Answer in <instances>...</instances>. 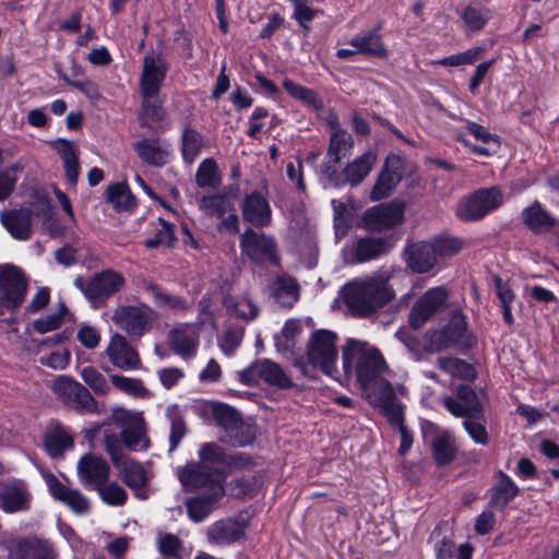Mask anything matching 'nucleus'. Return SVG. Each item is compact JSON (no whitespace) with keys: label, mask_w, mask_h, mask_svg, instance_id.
<instances>
[{"label":"nucleus","mask_w":559,"mask_h":559,"mask_svg":"<svg viewBox=\"0 0 559 559\" xmlns=\"http://www.w3.org/2000/svg\"><path fill=\"white\" fill-rule=\"evenodd\" d=\"M158 550L169 557H179L182 550L181 540L174 534H164L158 537Z\"/></svg>","instance_id":"774afa93"},{"label":"nucleus","mask_w":559,"mask_h":559,"mask_svg":"<svg viewBox=\"0 0 559 559\" xmlns=\"http://www.w3.org/2000/svg\"><path fill=\"white\" fill-rule=\"evenodd\" d=\"M169 346L174 353L189 359L194 357L199 347V328L194 324H182L168 334Z\"/></svg>","instance_id":"b1692460"},{"label":"nucleus","mask_w":559,"mask_h":559,"mask_svg":"<svg viewBox=\"0 0 559 559\" xmlns=\"http://www.w3.org/2000/svg\"><path fill=\"white\" fill-rule=\"evenodd\" d=\"M484 52L480 47H473L466 51L449 56L438 61V64L444 67H459L463 64H473L477 61Z\"/></svg>","instance_id":"e2e57ef3"},{"label":"nucleus","mask_w":559,"mask_h":559,"mask_svg":"<svg viewBox=\"0 0 559 559\" xmlns=\"http://www.w3.org/2000/svg\"><path fill=\"white\" fill-rule=\"evenodd\" d=\"M76 472L83 486L96 489L103 483L108 481L110 467L104 459L85 454L79 460Z\"/></svg>","instance_id":"5701e85b"},{"label":"nucleus","mask_w":559,"mask_h":559,"mask_svg":"<svg viewBox=\"0 0 559 559\" xmlns=\"http://www.w3.org/2000/svg\"><path fill=\"white\" fill-rule=\"evenodd\" d=\"M213 417L226 433L229 430H235L242 420L237 411L226 404H215L213 406Z\"/></svg>","instance_id":"603ef678"},{"label":"nucleus","mask_w":559,"mask_h":559,"mask_svg":"<svg viewBox=\"0 0 559 559\" xmlns=\"http://www.w3.org/2000/svg\"><path fill=\"white\" fill-rule=\"evenodd\" d=\"M166 416L171 424L169 442L170 451L175 450L180 443L181 439L186 435V426L180 415L179 407L177 405L168 406L166 409Z\"/></svg>","instance_id":"6e6d98bb"},{"label":"nucleus","mask_w":559,"mask_h":559,"mask_svg":"<svg viewBox=\"0 0 559 559\" xmlns=\"http://www.w3.org/2000/svg\"><path fill=\"white\" fill-rule=\"evenodd\" d=\"M181 152L183 159L191 164L201 153L203 136L194 129H186L182 133Z\"/></svg>","instance_id":"de8ad7c7"},{"label":"nucleus","mask_w":559,"mask_h":559,"mask_svg":"<svg viewBox=\"0 0 559 559\" xmlns=\"http://www.w3.org/2000/svg\"><path fill=\"white\" fill-rule=\"evenodd\" d=\"M225 306L228 311L245 321L254 320L259 314V307L247 297H228Z\"/></svg>","instance_id":"c03bdc74"},{"label":"nucleus","mask_w":559,"mask_h":559,"mask_svg":"<svg viewBox=\"0 0 559 559\" xmlns=\"http://www.w3.org/2000/svg\"><path fill=\"white\" fill-rule=\"evenodd\" d=\"M389 276L379 274L352 281V314L367 317L394 299Z\"/></svg>","instance_id":"7ed1b4c3"},{"label":"nucleus","mask_w":559,"mask_h":559,"mask_svg":"<svg viewBox=\"0 0 559 559\" xmlns=\"http://www.w3.org/2000/svg\"><path fill=\"white\" fill-rule=\"evenodd\" d=\"M240 377L247 384H259L264 382L269 385L283 390L292 389L294 386L293 379L278 364L270 359H260L252 362L240 372Z\"/></svg>","instance_id":"0eeeda50"},{"label":"nucleus","mask_w":559,"mask_h":559,"mask_svg":"<svg viewBox=\"0 0 559 559\" xmlns=\"http://www.w3.org/2000/svg\"><path fill=\"white\" fill-rule=\"evenodd\" d=\"M45 449L52 459L61 457L74 444L72 433L63 426L56 424L49 427L44 438Z\"/></svg>","instance_id":"72a5a7b5"},{"label":"nucleus","mask_w":559,"mask_h":559,"mask_svg":"<svg viewBox=\"0 0 559 559\" xmlns=\"http://www.w3.org/2000/svg\"><path fill=\"white\" fill-rule=\"evenodd\" d=\"M105 354L110 362L120 370H135L141 366L139 353L130 342L119 333H114L110 336Z\"/></svg>","instance_id":"412c9836"},{"label":"nucleus","mask_w":559,"mask_h":559,"mask_svg":"<svg viewBox=\"0 0 559 559\" xmlns=\"http://www.w3.org/2000/svg\"><path fill=\"white\" fill-rule=\"evenodd\" d=\"M442 405L455 417L479 418L483 415V406L477 394L466 384L457 386L456 399L444 396Z\"/></svg>","instance_id":"aec40b11"},{"label":"nucleus","mask_w":559,"mask_h":559,"mask_svg":"<svg viewBox=\"0 0 559 559\" xmlns=\"http://www.w3.org/2000/svg\"><path fill=\"white\" fill-rule=\"evenodd\" d=\"M402 174L401 158L396 155L388 156L370 192V200L380 201L390 197L400 183Z\"/></svg>","instance_id":"4be33fe9"},{"label":"nucleus","mask_w":559,"mask_h":559,"mask_svg":"<svg viewBox=\"0 0 559 559\" xmlns=\"http://www.w3.org/2000/svg\"><path fill=\"white\" fill-rule=\"evenodd\" d=\"M404 261L413 272L427 273L436 265L433 248L430 242H407L403 253Z\"/></svg>","instance_id":"393cba45"},{"label":"nucleus","mask_w":559,"mask_h":559,"mask_svg":"<svg viewBox=\"0 0 559 559\" xmlns=\"http://www.w3.org/2000/svg\"><path fill=\"white\" fill-rule=\"evenodd\" d=\"M405 205L393 200L367 209L361 216V226L370 231H383L401 225L404 221Z\"/></svg>","instance_id":"1a4fd4ad"},{"label":"nucleus","mask_w":559,"mask_h":559,"mask_svg":"<svg viewBox=\"0 0 559 559\" xmlns=\"http://www.w3.org/2000/svg\"><path fill=\"white\" fill-rule=\"evenodd\" d=\"M242 252L257 263L274 262L278 260L274 239L264 233L247 229L240 238Z\"/></svg>","instance_id":"a211bd4d"},{"label":"nucleus","mask_w":559,"mask_h":559,"mask_svg":"<svg viewBox=\"0 0 559 559\" xmlns=\"http://www.w3.org/2000/svg\"><path fill=\"white\" fill-rule=\"evenodd\" d=\"M44 479L51 497L63 503L76 515H85L91 510V502L83 492L61 483L53 474L44 475Z\"/></svg>","instance_id":"6ab92c4d"},{"label":"nucleus","mask_w":559,"mask_h":559,"mask_svg":"<svg viewBox=\"0 0 559 559\" xmlns=\"http://www.w3.org/2000/svg\"><path fill=\"white\" fill-rule=\"evenodd\" d=\"M115 467L118 469L122 481L131 489H141L148 481L144 467L136 461L126 457Z\"/></svg>","instance_id":"a19ab883"},{"label":"nucleus","mask_w":559,"mask_h":559,"mask_svg":"<svg viewBox=\"0 0 559 559\" xmlns=\"http://www.w3.org/2000/svg\"><path fill=\"white\" fill-rule=\"evenodd\" d=\"M273 298L284 307H292L299 298L296 281L289 276H276L270 285Z\"/></svg>","instance_id":"ea45409f"},{"label":"nucleus","mask_w":559,"mask_h":559,"mask_svg":"<svg viewBox=\"0 0 559 559\" xmlns=\"http://www.w3.org/2000/svg\"><path fill=\"white\" fill-rule=\"evenodd\" d=\"M168 68L169 66L160 52H147L143 58L140 75V95L158 96Z\"/></svg>","instance_id":"4468645a"},{"label":"nucleus","mask_w":559,"mask_h":559,"mask_svg":"<svg viewBox=\"0 0 559 559\" xmlns=\"http://www.w3.org/2000/svg\"><path fill=\"white\" fill-rule=\"evenodd\" d=\"M9 559H57L53 544L36 535L9 539L5 544Z\"/></svg>","instance_id":"9b49d317"},{"label":"nucleus","mask_w":559,"mask_h":559,"mask_svg":"<svg viewBox=\"0 0 559 559\" xmlns=\"http://www.w3.org/2000/svg\"><path fill=\"white\" fill-rule=\"evenodd\" d=\"M102 443L114 466L120 464V462L127 457L123 453V443L121 438L119 439L117 433L114 431L108 429L104 430Z\"/></svg>","instance_id":"bf43d9fd"},{"label":"nucleus","mask_w":559,"mask_h":559,"mask_svg":"<svg viewBox=\"0 0 559 559\" xmlns=\"http://www.w3.org/2000/svg\"><path fill=\"white\" fill-rule=\"evenodd\" d=\"M334 210V229L336 239L344 238L349 230L348 211L343 202L332 200Z\"/></svg>","instance_id":"0e129e2a"},{"label":"nucleus","mask_w":559,"mask_h":559,"mask_svg":"<svg viewBox=\"0 0 559 559\" xmlns=\"http://www.w3.org/2000/svg\"><path fill=\"white\" fill-rule=\"evenodd\" d=\"M456 449L453 437L450 432L443 431L432 440V455L439 465H445L455 457Z\"/></svg>","instance_id":"79ce46f5"},{"label":"nucleus","mask_w":559,"mask_h":559,"mask_svg":"<svg viewBox=\"0 0 559 559\" xmlns=\"http://www.w3.org/2000/svg\"><path fill=\"white\" fill-rule=\"evenodd\" d=\"M177 476L185 488H206L209 492L215 491L216 485H222L224 477L219 469L204 466L202 463L189 462L177 468Z\"/></svg>","instance_id":"2eb2a0df"},{"label":"nucleus","mask_w":559,"mask_h":559,"mask_svg":"<svg viewBox=\"0 0 559 559\" xmlns=\"http://www.w3.org/2000/svg\"><path fill=\"white\" fill-rule=\"evenodd\" d=\"M355 359L357 382L362 396L374 407L382 408L396 401V394L407 395L402 384L393 386L385 377L390 368L381 352L367 342L352 338V360Z\"/></svg>","instance_id":"f257e3e1"},{"label":"nucleus","mask_w":559,"mask_h":559,"mask_svg":"<svg viewBox=\"0 0 559 559\" xmlns=\"http://www.w3.org/2000/svg\"><path fill=\"white\" fill-rule=\"evenodd\" d=\"M112 322L129 336L141 337L152 325V309L146 305L119 306L112 317Z\"/></svg>","instance_id":"f8f14e48"},{"label":"nucleus","mask_w":559,"mask_h":559,"mask_svg":"<svg viewBox=\"0 0 559 559\" xmlns=\"http://www.w3.org/2000/svg\"><path fill=\"white\" fill-rule=\"evenodd\" d=\"M224 495V486L216 485L215 491L189 499L186 503L189 518L195 523L204 521Z\"/></svg>","instance_id":"473e14b6"},{"label":"nucleus","mask_w":559,"mask_h":559,"mask_svg":"<svg viewBox=\"0 0 559 559\" xmlns=\"http://www.w3.org/2000/svg\"><path fill=\"white\" fill-rule=\"evenodd\" d=\"M523 224L534 234L548 233L555 225V217L538 202L534 201L521 212Z\"/></svg>","instance_id":"c85d7f7f"},{"label":"nucleus","mask_w":559,"mask_h":559,"mask_svg":"<svg viewBox=\"0 0 559 559\" xmlns=\"http://www.w3.org/2000/svg\"><path fill=\"white\" fill-rule=\"evenodd\" d=\"M59 76L66 83L78 88L88 97H93L97 94L96 85L84 76L79 67L73 68L71 76H68L66 73H60Z\"/></svg>","instance_id":"052dcab7"},{"label":"nucleus","mask_w":559,"mask_h":559,"mask_svg":"<svg viewBox=\"0 0 559 559\" xmlns=\"http://www.w3.org/2000/svg\"><path fill=\"white\" fill-rule=\"evenodd\" d=\"M337 336L329 330L314 331L307 345V359L298 357L294 361L301 374L313 378L311 367L319 368L325 374L335 378V364L338 357L336 348Z\"/></svg>","instance_id":"f03ea898"},{"label":"nucleus","mask_w":559,"mask_h":559,"mask_svg":"<svg viewBox=\"0 0 559 559\" xmlns=\"http://www.w3.org/2000/svg\"><path fill=\"white\" fill-rule=\"evenodd\" d=\"M142 287L144 292L150 294L155 307L164 312L180 313L189 308L185 297L168 294L152 282H144Z\"/></svg>","instance_id":"c756f323"},{"label":"nucleus","mask_w":559,"mask_h":559,"mask_svg":"<svg viewBox=\"0 0 559 559\" xmlns=\"http://www.w3.org/2000/svg\"><path fill=\"white\" fill-rule=\"evenodd\" d=\"M283 86L292 97L304 102L311 108L319 110L322 107V102L312 90L304 87L288 79L283 82Z\"/></svg>","instance_id":"864d4df0"},{"label":"nucleus","mask_w":559,"mask_h":559,"mask_svg":"<svg viewBox=\"0 0 559 559\" xmlns=\"http://www.w3.org/2000/svg\"><path fill=\"white\" fill-rule=\"evenodd\" d=\"M124 284L123 275L110 269L95 274L88 281L75 280V286L92 301L109 298L119 292Z\"/></svg>","instance_id":"9d476101"},{"label":"nucleus","mask_w":559,"mask_h":559,"mask_svg":"<svg viewBox=\"0 0 559 559\" xmlns=\"http://www.w3.org/2000/svg\"><path fill=\"white\" fill-rule=\"evenodd\" d=\"M31 496L20 485H5L0 489V509L5 513H15L29 509Z\"/></svg>","instance_id":"c9c22d12"},{"label":"nucleus","mask_w":559,"mask_h":559,"mask_svg":"<svg viewBox=\"0 0 559 559\" xmlns=\"http://www.w3.org/2000/svg\"><path fill=\"white\" fill-rule=\"evenodd\" d=\"M449 297L444 287L428 289L412 307L408 314L409 325L420 329L432 316L440 311Z\"/></svg>","instance_id":"f3484780"},{"label":"nucleus","mask_w":559,"mask_h":559,"mask_svg":"<svg viewBox=\"0 0 559 559\" xmlns=\"http://www.w3.org/2000/svg\"><path fill=\"white\" fill-rule=\"evenodd\" d=\"M394 246L392 237H366L357 242L356 260L365 262L378 258L391 250Z\"/></svg>","instance_id":"4c0bfd02"},{"label":"nucleus","mask_w":559,"mask_h":559,"mask_svg":"<svg viewBox=\"0 0 559 559\" xmlns=\"http://www.w3.org/2000/svg\"><path fill=\"white\" fill-rule=\"evenodd\" d=\"M95 490L104 503L112 507L123 506L128 498L126 489L117 481L103 483Z\"/></svg>","instance_id":"49530a36"},{"label":"nucleus","mask_w":559,"mask_h":559,"mask_svg":"<svg viewBox=\"0 0 559 559\" xmlns=\"http://www.w3.org/2000/svg\"><path fill=\"white\" fill-rule=\"evenodd\" d=\"M160 228L157 229L153 238L146 239L144 245L148 249L157 248L158 246L171 247L176 241L174 226L163 218H159Z\"/></svg>","instance_id":"680f3d73"},{"label":"nucleus","mask_w":559,"mask_h":559,"mask_svg":"<svg viewBox=\"0 0 559 559\" xmlns=\"http://www.w3.org/2000/svg\"><path fill=\"white\" fill-rule=\"evenodd\" d=\"M433 248V255L437 260L438 257H450L457 253L462 249V242L455 238H440L430 242Z\"/></svg>","instance_id":"338daca9"},{"label":"nucleus","mask_w":559,"mask_h":559,"mask_svg":"<svg viewBox=\"0 0 559 559\" xmlns=\"http://www.w3.org/2000/svg\"><path fill=\"white\" fill-rule=\"evenodd\" d=\"M227 456L223 448L213 442L203 444L199 450L200 463L211 468L217 467L222 474H224V468H226Z\"/></svg>","instance_id":"37998d69"},{"label":"nucleus","mask_w":559,"mask_h":559,"mask_svg":"<svg viewBox=\"0 0 559 559\" xmlns=\"http://www.w3.org/2000/svg\"><path fill=\"white\" fill-rule=\"evenodd\" d=\"M114 418L121 428L120 438L124 448L134 452L146 451L150 448L142 415L121 409L114 413Z\"/></svg>","instance_id":"6e6552de"},{"label":"nucleus","mask_w":559,"mask_h":559,"mask_svg":"<svg viewBox=\"0 0 559 559\" xmlns=\"http://www.w3.org/2000/svg\"><path fill=\"white\" fill-rule=\"evenodd\" d=\"M490 491L489 506L503 510L516 497L519 487L510 476L499 471L496 473V480Z\"/></svg>","instance_id":"2f4dec72"},{"label":"nucleus","mask_w":559,"mask_h":559,"mask_svg":"<svg viewBox=\"0 0 559 559\" xmlns=\"http://www.w3.org/2000/svg\"><path fill=\"white\" fill-rule=\"evenodd\" d=\"M166 111L163 102L158 96L141 95V109L138 115L139 123L142 128L155 131L157 124L165 119Z\"/></svg>","instance_id":"e433bc0d"},{"label":"nucleus","mask_w":559,"mask_h":559,"mask_svg":"<svg viewBox=\"0 0 559 559\" xmlns=\"http://www.w3.org/2000/svg\"><path fill=\"white\" fill-rule=\"evenodd\" d=\"M376 160V153L367 151L352 162V186L360 183L368 176Z\"/></svg>","instance_id":"4d7b16f0"},{"label":"nucleus","mask_w":559,"mask_h":559,"mask_svg":"<svg viewBox=\"0 0 559 559\" xmlns=\"http://www.w3.org/2000/svg\"><path fill=\"white\" fill-rule=\"evenodd\" d=\"M133 148L142 162L156 167L164 166L170 155L168 145L163 144L158 139L144 138L134 143Z\"/></svg>","instance_id":"7c9ffc66"},{"label":"nucleus","mask_w":559,"mask_h":559,"mask_svg":"<svg viewBox=\"0 0 559 559\" xmlns=\"http://www.w3.org/2000/svg\"><path fill=\"white\" fill-rule=\"evenodd\" d=\"M228 442L234 447H246L253 442L254 432L249 425H246L242 420L240 425H237L235 430H229L227 433Z\"/></svg>","instance_id":"69168bd1"},{"label":"nucleus","mask_w":559,"mask_h":559,"mask_svg":"<svg viewBox=\"0 0 559 559\" xmlns=\"http://www.w3.org/2000/svg\"><path fill=\"white\" fill-rule=\"evenodd\" d=\"M460 16L469 31L478 32L490 19V11L479 5L469 4L461 11Z\"/></svg>","instance_id":"a18cd8bd"},{"label":"nucleus","mask_w":559,"mask_h":559,"mask_svg":"<svg viewBox=\"0 0 559 559\" xmlns=\"http://www.w3.org/2000/svg\"><path fill=\"white\" fill-rule=\"evenodd\" d=\"M27 282L22 271L10 264L0 265V316L15 310L25 299Z\"/></svg>","instance_id":"423d86ee"},{"label":"nucleus","mask_w":559,"mask_h":559,"mask_svg":"<svg viewBox=\"0 0 559 559\" xmlns=\"http://www.w3.org/2000/svg\"><path fill=\"white\" fill-rule=\"evenodd\" d=\"M352 46L356 48V52L367 53L378 58H385L388 56V50L377 28L357 34L352 39Z\"/></svg>","instance_id":"58836bf2"},{"label":"nucleus","mask_w":559,"mask_h":559,"mask_svg":"<svg viewBox=\"0 0 559 559\" xmlns=\"http://www.w3.org/2000/svg\"><path fill=\"white\" fill-rule=\"evenodd\" d=\"M107 201L117 210H128L134 205V198L126 183H116L107 189Z\"/></svg>","instance_id":"5fc2aeb1"},{"label":"nucleus","mask_w":559,"mask_h":559,"mask_svg":"<svg viewBox=\"0 0 559 559\" xmlns=\"http://www.w3.org/2000/svg\"><path fill=\"white\" fill-rule=\"evenodd\" d=\"M466 331L465 316L461 311H454L449 323L443 329L429 332L426 335L427 348L430 352H441L455 346L464 341Z\"/></svg>","instance_id":"dca6fc26"},{"label":"nucleus","mask_w":559,"mask_h":559,"mask_svg":"<svg viewBox=\"0 0 559 559\" xmlns=\"http://www.w3.org/2000/svg\"><path fill=\"white\" fill-rule=\"evenodd\" d=\"M503 202V193L499 187L480 188L461 199L455 213L463 222H476L499 209Z\"/></svg>","instance_id":"39448f33"},{"label":"nucleus","mask_w":559,"mask_h":559,"mask_svg":"<svg viewBox=\"0 0 559 559\" xmlns=\"http://www.w3.org/2000/svg\"><path fill=\"white\" fill-rule=\"evenodd\" d=\"M32 216L33 211L28 207L0 212L3 227L17 240H28L32 237Z\"/></svg>","instance_id":"a878e982"},{"label":"nucleus","mask_w":559,"mask_h":559,"mask_svg":"<svg viewBox=\"0 0 559 559\" xmlns=\"http://www.w3.org/2000/svg\"><path fill=\"white\" fill-rule=\"evenodd\" d=\"M242 217L255 227H264L271 223L272 211L269 201L259 192L246 195L241 203Z\"/></svg>","instance_id":"bb28decb"},{"label":"nucleus","mask_w":559,"mask_h":559,"mask_svg":"<svg viewBox=\"0 0 559 559\" xmlns=\"http://www.w3.org/2000/svg\"><path fill=\"white\" fill-rule=\"evenodd\" d=\"M80 376L95 394L105 395L109 392L110 386L106 378L95 367L86 366L82 368Z\"/></svg>","instance_id":"13d9d810"},{"label":"nucleus","mask_w":559,"mask_h":559,"mask_svg":"<svg viewBox=\"0 0 559 559\" xmlns=\"http://www.w3.org/2000/svg\"><path fill=\"white\" fill-rule=\"evenodd\" d=\"M195 181L201 188H215L221 183L217 164L213 158H206L199 165Z\"/></svg>","instance_id":"09e8293b"},{"label":"nucleus","mask_w":559,"mask_h":559,"mask_svg":"<svg viewBox=\"0 0 559 559\" xmlns=\"http://www.w3.org/2000/svg\"><path fill=\"white\" fill-rule=\"evenodd\" d=\"M436 364L439 369L452 377L471 379L475 373L471 365L454 357H439Z\"/></svg>","instance_id":"8fccbe9b"},{"label":"nucleus","mask_w":559,"mask_h":559,"mask_svg":"<svg viewBox=\"0 0 559 559\" xmlns=\"http://www.w3.org/2000/svg\"><path fill=\"white\" fill-rule=\"evenodd\" d=\"M53 393L67 405L85 412H95L97 402L91 392L75 380L60 376L51 384Z\"/></svg>","instance_id":"ddd939ff"},{"label":"nucleus","mask_w":559,"mask_h":559,"mask_svg":"<svg viewBox=\"0 0 559 559\" xmlns=\"http://www.w3.org/2000/svg\"><path fill=\"white\" fill-rule=\"evenodd\" d=\"M245 535V527L235 520L225 519L214 522L206 532L210 544L225 546L239 540Z\"/></svg>","instance_id":"cd10ccee"},{"label":"nucleus","mask_w":559,"mask_h":559,"mask_svg":"<svg viewBox=\"0 0 559 559\" xmlns=\"http://www.w3.org/2000/svg\"><path fill=\"white\" fill-rule=\"evenodd\" d=\"M330 145L321 171L330 186L341 187L349 182V145L336 118L330 120Z\"/></svg>","instance_id":"20e7f679"},{"label":"nucleus","mask_w":559,"mask_h":559,"mask_svg":"<svg viewBox=\"0 0 559 559\" xmlns=\"http://www.w3.org/2000/svg\"><path fill=\"white\" fill-rule=\"evenodd\" d=\"M392 427H396L401 436L399 453L404 455L413 444V436L404 425V405L396 401L379 409Z\"/></svg>","instance_id":"f704fd0d"},{"label":"nucleus","mask_w":559,"mask_h":559,"mask_svg":"<svg viewBox=\"0 0 559 559\" xmlns=\"http://www.w3.org/2000/svg\"><path fill=\"white\" fill-rule=\"evenodd\" d=\"M231 202L228 198L216 194L203 197L200 201V210L207 216L223 217L231 210Z\"/></svg>","instance_id":"3c124183"}]
</instances>
